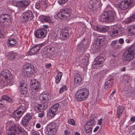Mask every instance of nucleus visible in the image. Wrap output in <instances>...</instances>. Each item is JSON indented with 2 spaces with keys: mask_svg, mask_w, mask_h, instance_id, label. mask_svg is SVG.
Listing matches in <instances>:
<instances>
[{
  "mask_svg": "<svg viewBox=\"0 0 135 135\" xmlns=\"http://www.w3.org/2000/svg\"><path fill=\"white\" fill-rule=\"evenodd\" d=\"M115 15L113 9L108 5L106 7L105 11L101 15L99 20L103 22H111L114 20Z\"/></svg>",
  "mask_w": 135,
  "mask_h": 135,
  "instance_id": "1",
  "label": "nucleus"
},
{
  "mask_svg": "<svg viewBox=\"0 0 135 135\" xmlns=\"http://www.w3.org/2000/svg\"><path fill=\"white\" fill-rule=\"evenodd\" d=\"M135 54V44H133L127 49L123 54L122 59L124 62H128L133 59Z\"/></svg>",
  "mask_w": 135,
  "mask_h": 135,
  "instance_id": "2",
  "label": "nucleus"
},
{
  "mask_svg": "<svg viewBox=\"0 0 135 135\" xmlns=\"http://www.w3.org/2000/svg\"><path fill=\"white\" fill-rule=\"evenodd\" d=\"M27 135V132L22 127L17 124L13 125L9 128L7 135Z\"/></svg>",
  "mask_w": 135,
  "mask_h": 135,
  "instance_id": "3",
  "label": "nucleus"
},
{
  "mask_svg": "<svg viewBox=\"0 0 135 135\" xmlns=\"http://www.w3.org/2000/svg\"><path fill=\"white\" fill-rule=\"evenodd\" d=\"M19 102L20 105L17 110L14 111L12 114V116L16 120L20 118L27 109L25 103V102L21 99H20Z\"/></svg>",
  "mask_w": 135,
  "mask_h": 135,
  "instance_id": "4",
  "label": "nucleus"
},
{
  "mask_svg": "<svg viewBox=\"0 0 135 135\" xmlns=\"http://www.w3.org/2000/svg\"><path fill=\"white\" fill-rule=\"evenodd\" d=\"M89 92L86 88H82L78 90L75 95L76 100L81 101L86 99L88 97Z\"/></svg>",
  "mask_w": 135,
  "mask_h": 135,
  "instance_id": "5",
  "label": "nucleus"
},
{
  "mask_svg": "<svg viewBox=\"0 0 135 135\" xmlns=\"http://www.w3.org/2000/svg\"><path fill=\"white\" fill-rule=\"evenodd\" d=\"M0 79H2L4 82H6L7 85H11L13 82L12 76L10 72L7 70H3L0 73Z\"/></svg>",
  "mask_w": 135,
  "mask_h": 135,
  "instance_id": "6",
  "label": "nucleus"
},
{
  "mask_svg": "<svg viewBox=\"0 0 135 135\" xmlns=\"http://www.w3.org/2000/svg\"><path fill=\"white\" fill-rule=\"evenodd\" d=\"M135 4V0H124L119 4L118 7L121 10H125Z\"/></svg>",
  "mask_w": 135,
  "mask_h": 135,
  "instance_id": "7",
  "label": "nucleus"
},
{
  "mask_svg": "<svg viewBox=\"0 0 135 135\" xmlns=\"http://www.w3.org/2000/svg\"><path fill=\"white\" fill-rule=\"evenodd\" d=\"M71 13V10L70 8H65L60 10L56 15L58 18L62 19L69 17Z\"/></svg>",
  "mask_w": 135,
  "mask_h": 135,
  "instance_id": "8",
  "label": "nucleus"
},
{
  "mask_svg": "<svg viewBox=\"0 0 135 135\" xmlns=\"http://www.w3.org/2000/svg\"><path fill=\"white\" fill-rule=\"evenodd\" d=\"M35 72L34 67L30 64H27L24 66L23 72L26 76H29Z\"/></svg>",
  "mask_w": 135,
  "mask_h": 135,
  "instance_id": "9",
  "label": "nucleus"
},
{
  "mask_svg": "<svg viewBox=\"0 0 135 135\" xmlns=\"http://www.w3.org/2000/svg\"><path fill=\"white\" fill-rule=\"evenodd\" d=\"M95 124V121L93 118L90 119L85 124L84 130L87 133L91 134L92 132V128Z\"/></svg>",
  "mask_w": 135,
  "mask_h": 135,
  "instance_id": "10",
  "label": "nucleus"
},
{
  "mask_svg": "<svg viewBox=\"0 0 135 135\" xmlns=\"http://www.w3.org/2000/svg\"><path fill=\"white\" fill-rule=\"evenodd\" d=\"M30 84V86L32 91L35 92L40 90L41 88L40 83L36 79H32L31 80Z\"/></svg>",
  "mask_w": 135,
  "mask_h": 135,
  "instance_id": "11",
  "label": "nucleus"
},
{
  "mask_svg": "<svg viewBox=\"0 0 135 135\" xmlns=\"http://www.w3.org/2000/svg\"><path fill=\"white\" fill-rule=\"evenodd\" d=\"M47 33V30L44 28H40L35 32V37L37 38H42L45 37Z\"/></svg>",
  "mask_w": 135,
  "mask_h": 135,
  "instance_id": "12",
  "label": "nucleus"
},
{
  "mask_svg": "<svg viewBox=\"0 0 135 135\" xmlns=\"http://www.w3.org/2000/svg\"><path fill=\"white\" fill-rule=\"evenodd\" d=\"M22 16L23 20L25 21H27L29 20H31L34 17L32 12L31 10H29L23 13Z\"/></svg>",
  "mask_w": 135,
  "mask_h": 135,
  "instance_id": "13",
  "label": "nucleus"
},
{
  "mask_svg": "<svg viewBox=\"0 0 135 135\" xmlns=\"http://www.w3.org/2000/svg\"><path fill=\"white\" fill-rule=\"evenodd\" d=\"M100 2L99 0H91L89 2L88 7L91 10L93 11L99 7Z\"/></svg>",
  "mask_w": 135,
  "mask_h": 135,
  "instance_id": "14",
  "label": "nucleus"
},
{
  "mask_svg": "<svg viewBox=\"0 0 135 135\" xmlns=\"http://www.w3.org/2000/svg\"><path fill=\"white\" fill-rule=\"evenodd\" d=\"M59 106V104L57 103L54 104L51 107L49 110V115L50 117H53L55 116Z\"/></svg>",
  "mask_w": 135,
  "mask_h": 135,
  "instance_id": "15",
  "label": "nucleus"
},
{
  "mask_svg": "<svg viewBox=\"0 0 135 135\" xmlns=\"http://www.w3.org/2000/svg\"><path fill=\"white\" fill-rule=\"evenodd\" d=\"M32 118L30 114H27L22 118L21 123L24 127H27L28 124L30 120Z\"/></svg>",
  "mask_w": 135,
  "mask_h": 135,
  "instance_id": "16",
  "label": "nucleus"
},
{
  "mask_svg": "<svg viewBox=\"0 0 135 135\" xmlns=\"http://www.w3.org/2000/svg\"><path fill=\"white\" fill-rule=\"evenodd\" d=\"M61 36L63 40H65L69 37V30L68 27H64L62 29L61 31Z\"/></svg>",
  "mask_w": 135,
  "mask_h": 135,
  "instance_id": "17",
  "label": "nucleus"
},
{
  "mask_svg": "<svg viewBox=\"0 0 135 135\" xmlns=\"http://www.w3.org/2000/svg\"><path fill=\"white\" fill-rule=\"evenodd\" d=\"M11 18L9 15L7 14H3L0 17V22H10Z\"/></svg>",
  "mask_w": 135,
  "mask_h": 135,
  "instance_id": "18",
  "label": "nucleus"
},
{
  "mask_svg": "<svg viewBox=\"0 0 135 135\" xmlns=\"http://www.w3.org/2000/svg\"><path fill=\"white\" fill-rule=\"evenodd\" d=\"M110 45L113 49L116 50L121 49L122 47V45L119 44L118 41L117 40L113 41Z\"/></svg>",
  "mask_w": 135,
  "mask_h": 135,
  "instance_id": "19",
  "label": "nucleus"
},
{
  "mask_svg": "<svg viewBox=\"0 0 135 135\" xmlns=\"http://www.w3.org/2000/svg\"><path fill=\"white\" fill-rule=\"evenodd\" d=\"M30 3V2L27 0L22 1L17 3V6L20 7L25 8L28 7Z\"/></svg>",
  "mask_w": 135,
  "mask_h": 135,
  "instance_id": "20",
  "label": "nucleus"
},
{
  "mask_svg": "<svg viewBox=\"0 0 135 135\" xmlns=\"http://www.w3.org/2000/svg\"><path fill=\"white\" fill-rule=\"evenodd\" d=\"M18 55L19 54L17 52L11 51L8 53L7 57L10 60H11L17 58Z\"/></svg>",
  "mask_w": 135,
  "mask_h": 135,
  "instance_id": "21",
  "label": "nucleus"
},
{
  "mask_svg": "<svg viewBox=\"0 0 135 135\" xmlns=\"http://www.w3.org/2000/svg\"><path fill=\"white\" fill-rule=\"evenodd\" d=\"M109 27L107 26L102 27H96V29L97 31L102 32H105L108 31L109 30Z\"/></svg>",
  "mask_w": 135,
  "mask_h": 135,
  "instance_id": "22",
  "label": "nucleus"
},
{
  "mask_svg": "<svg viewBox=\"0 0 135 135\" xmlns=\"http://www.w3.org/2000/svg\"><path fill=\"white\" fill-rule=\"evenodd\" d=\"M41 21L42 22H50L52 21V18L49 16H41L40 17Z\"/></svg>",
  "mask_w": 135,
  "mask_h": 135,
  "instance_id": "23",
  "label": "nucleus"
},
{
  "mask_svg": "<svg viewBox=\"0 0 135 135\" xmlns=\"http://www.w3.org/2000/svg\"><path fill=\"white\" fill-rule=\"evenodd\" d=\"M113 79H110L109 80H107L105 82L104 84V88L105 89H107L109 88H110L112 86L113 83Z\"/></svg>",
  "mask_w": 135,
  "mask_h": 135,
  "instance_id": "24",
  "label": "nucleus"
},
{
  "mask_svg": "<svg viewBox=\"0 0 135 135\" xmlns=\"http://www.w3.org/2000/svg\"><path fill=\"white\" fill-rule=\"evenodd\" d=\"M45 45V44L42 43L41 44H38L35 45L32 48L35 51L36 54L38 52L41 48Z\"/></svg>",
  "mask_w": 135,
  "mask_h": 135,
  "instance_id": "25",
  "label": "nucleus"
},
{
  "mask_svg": "<svg viewBox=\"0 0 135 135\" xmlns=\"http://www.w3.org/2000/svg\"><path fill=\"white\" fill-rule=\"evenodd\" d=\"M49 94H48L45 93H43L41 94L40 97V100H45L47 102H48L49 100Z\"/></svg>",
  "mask_w": 135,
  "mask_h": 135,
  "instance_id": "26",
  "label": "nucleus"
},
{
  "mask_svg": "<svg viewBox=\"0 0 135 135\" xmlns=\"http://www.w3.org/2000/svg\"><path fill=\"white\" fill-rule=\"evenodd\" d=\"M124 109V108L121 106H119L118 107L117 109V118H119L120 116L122 115V112Z\"/></svg>",
  "mask_w": 135,
  "mask_h": 135,
  "instance_id": "27",
  "label": "nucleus"
},
{
  "mask_svg": "<svg viewBox=\"0 0 135 135\" xmlns=\"http://www.w3.org/2000/svg\"><path fill=\"white\" fill-rule=\"evenodd\" d=\"M96 39L99 40V43L101 44L102 42H104L105 40V37L104 35H97Z\"/></svg>",
  "mask_w": 135,
  "mask_h": 135,
  "instance_id": "28",
  "label": "nucleus"
},
{
  "mask_svg": "<svg viewBox=\"0 0 135 135\" xmlns=\"http://www.w3.org/2000/svg\"><path fill=\"white\" fill-rule=\"evenodd\" d=\"M8 41L7 43L11 47L14 46L17 43V42L13 38L8 39Z\"/></svg>",
  "mask_w": 135,
  "mask_h": 135,
  "instance_id": "29",
  "label": "nucleus"
},
{
  "mask_svg": "<svg viewBox=\"0 0 135 135\" xmlns=\"http://www.w3.org/2000/svg\"><path fill=\"white\" fill-rule=\"evenodd\" d=\"M74 79L75 83L76 84L80 83L82 80V78L79 74H77L74 76Z\"/></svg>",
  "mask_w": 135,
  "mask_h": 135,
  "instance_id": "30",
  "label": "nucleus"
},
{
  "mask_svg": "<svg viewBox=\"0 0 135 135\" xmlns=\"http://www.w3.org/2000/svg\"><path fill=\"white\" fill-rule=\"evenodd\" d=\"M111 57V59L110 61V64L112 65H114L113 64H115L117 63V57L114 55H112Z\"/></svg>",
  "mask_w": 135,
  "mask_h": 135,
  "instance_id": "31",
  "label": "nucleus"
},
{
  "mask_svg": "<svg viewBox=\"0 0 135 135\" xmlns=\"http://www.w3.org/2000/svg\"><path fill=\"white\" fill-rule=\"evenodd\" d=\"M62 75V74L61 72H59L57 74L55 78L56 83L58 84L60 82Z\"/></svg>",
  "mask_w": 135,
  "mask_h": 135,
  "instance_id": "32",
  "label": "nucleus"
},
{
  "mask_svg": "<svg viewBox=\"0 0 135 135\" xmlns=\"http://www.w3.org/2000/svg\"><path fill=\"white\" fill-rule=\"evenodd\" d=\"M41 107V104L36 103L34 106V110L36 112H38L41 109H42Z\"/></svg>",
  "mask_w": 135,
  "mask_h": 135,
  "instance_id": "33",
  "label": "nucleus"
},
{
  "mask_svg": "<svg viewBox=\"0 0 135 135\" xmlns=\"http://www.w3.org/2000/svg\"><path fill=\"white\" fill-rule=\"evenodd\" d=\"M57 126V124L52 122L49 124L47 127V128L53 129L54 130H56V127Z\"/></svg>",
  "mask_w": 135,
  "mask_h": 135,
  "instance_id": "34",
  "label": "nucleus"
},
{
  "mask_svg": "<svg viewBox=\"0 0 135 135\" xmlns=\"http://www.w3.org/2000/svg\"><path fill=\"white\" fill-rule=\"evenodd\" d=\"M102 65L101 64L97 61H94L93 62L92 65L93 68L95 69H97L100 66H102Z\"/></svg>",
  "mask_w": 135,
  "mask_h": 135,
  "instance_id": "35",
  "label": "nucleus"
},
{
  "mask_svg": "<svg viewBox=\"0 0 135 135\" xmlns=\"http://www.w3.org/2000/svg\"><path fill=\"white\" fill-rule=\"evenodd\" d=\"M2 98L3 100H5L11 103L13 101L12 99L11 98L7 95L2 96Z\"/></svg>",
  "mask_w": 135,
  "mask_h": 135,
  "instance_id": "36",
  "label": "nucleus"
},
{
  "mask_svg": "<svg viewBox=\"0 0 135 135\" xmlns=\"http://www.w3.org/2000/svg\"><path fill=\"white\" fill-rule=\"evenodd\" d=\"M112 31L116 35H117L119 32H120L121 31V29L118 27H113Z\"/></svg>",
  "mask_w": 135,
  "mask_h": 135,
  "instance_id": "37",
  "label": "nucleus"
},
{
  "mask_svg": "<svg viewBox=\"0 0 135 135\" xmlns=\"http://www.w3.org/2000/svg\"><path fill=\"white\" fill-rule=\"evenodd\" d=\"M47 131L48 132V135H54L55 134L56 130H54L53 129H51L47 128Z\"/></svg>",
  "mask_w": 135,
  "mask_h": 135,
  "instance_id": "38",
  "label": "nucleus"
},
{
  "mask_svg": "<svg viewBox=\"0 0 135 135\" xmlns=\"http://www.w3.org/2000/svg\"><path fill=\"white\" fill-rule=\"evenodd\" d=\"M57 37V32H52L50 38L53 40H55Z\"/></svg>",
  "mask_w": 135,
  "mask_h": 135,
  "instance_id": "39",
  "label": "nucleus"
},
{
  "mask_svg": "<svg viewBox=\"0 0 135 135\" xmlns=\"http://www.w3.org/2000/svg\"><path fill=\"white\" fill-rule=\"evenodd\" d=\"M95 60V61H97L99 63L102 64V63L104 61V59L102 58V57H98L96 58Z\"/></svg>",
  "mask_w": 135,
  "mask_h": 135,
  "instance_id": "40",
  "label": "nucleus"
},
{
  "mask_svg": "<svg viewBox=\"0 0 135 135\" xmlns=\"http://www.w3.org/2000/svg\"><path fill=\"white\" fill-rule=\"evenodd\" d=\"M27 89L26 88V86L21 89L20 91L21 94H27Z\"/></svg>",
  "mask_w": 135,
  "mask_h": 135,
  "instance_id": "41",
  "label": "nucleus"
},
{
  "mask_svg": "<svg viewBox=\"0 0 135 135\" xmlns=\"http://www.w3.org/2000/svg\"><path fill=\"white\" fill-rule=\"evenodd\" d=\"M129 133L132 134H135V126H134L131 128L129 131Z\"/></svg>",
  "mask_w": 135,
  "mask_h": 135,
  "instance_id": "42",
  "label": "nucleus"
},
{
  "mask_svg": "<svg viewBox=\"0 0 135 135\" xmlns=\"http://www.w3.org/2000/svg\"><path fill=\"white\" fill-rule=\"evenodd\" d=\"M41 105L42 109H45L47 107V102H46L45 103H44L41 104Z\"/></svg>",
  "mask_w": 135,
  "mask_h": 135,
  "instance_id": "43",
  "label": "nucleus"
},
{
  "mask_svg": "<svg viewBox=\"0 0 135 135\" xmlns=\"http://www.w3.org/2000/svg\"><path fill=\"white\" fill-rule=\"evenodd\" d=\"M67 89V87L66 86H63L60 89L59 93H62L63 91L66 90Z\"/></svg>",
  "mask_w": 135,
  "mask_h": 135,
  "instance_id": "44",
  "label": "nucleus"
},
{
  "mask_svg": "<svg viewBox=\"0 0 135 135\" xmlns=\"http://www.w3.org/2000/svg\"><path fill=\"white\" fill-rule=\"evenodd\" d=\"M68 122L69 123L72 125H75V122L73 119H68Z\"/></svg>",
  "mask_w": 135,
  "mask_h": 135,
  "instance_id": "45",
  "label": "nucleus"
},
{
  "mask_svg": "<svg viewBox=\"0 0 135 135\" xmlns=\"http://www.w3.org/2000/svg\"><path fill=\"white\" fill-rule=\"evenodd\" d=\"M68 0H57V2L60 4H62L67 2Z\"/></svg>",
  "mask_w": 135,
  "mask_h": 135,
  "instance_id": "46",
  "label": "nucleus"
},
{
  "mask_svg": "<svg viewBox=\"0 0 135 135\" xmlns=\"http://www.w3.org/2000/svg\"><path fill=\"white\" fill-rule=\"evenodd\" d=\"M129 22H131L135 20V12L134 14H133L132 17H131L129 19Z\"/></svg>",
  "mask_w": 135,
  "mask_h": 135,
  "instance_id": "47",
  "label": "nucleus"
},
{
  "mask_svg": "<svg viewBox=\"0 0 135 135\" xmlns=\"http://www.w3.org/2000/svg\"><path fill=\"white\" fill-rule=\"evenodd\" d=\"M65 135H72V133L69 129L65 130L64 131Z\"/></svg>",
  "mask_w": 135,
  "mask_h": 135,
  "instance_id": "48",
  "label": "nucleus"
},
{
  "mask_svg": "<svg viewBox=\"0 0 135 135\" xmlns=\"http://www.w3.org/2000/svg\"><path fill=\"white\" fill-rule=\"evenodd\" d=\"M36 54L34 50L32 48L29 51V54L30 55H33Z\"/></svg>",
  "mask_w": 135,
  "mask_h": 135,
  "instance_id": "49",
  "label": "nucleus"
},
{
  "mask_svg": "<svg viewBox=\"0 0 135 135\" xmlns=\"http://www.w3.org/2000/svg\"><path fill=\"white\" fill-rule=\"evenodd\" d=\"M36 54L34 50L32 48L29 51V54L30 55H33Z\"/></svg>",
  "mask_w": 135,
  "mask_h": 135,
  "instance_id": "50",
  "label": "nucleus"
},
{
  "mask_svg": "<svg viewBox=\"0 0 135 135\" xmlns=\"http://www.w3.org/2000/svg\"><path fill=\"white\" fill-rule=\"evenodd\" d=\"M129 30L135 34V26H132Z\"/></svg>",
  "mask_w": 135,
  "mask_h": 135,
  "instance_id": "51",
  "label": "nucleus"
},
{
  "mask_svg": "<svg viewBox=\"0 0 135 135\" xmlns=\"http://www.w3.org/2000/svg\"><path fill=\"white\" fill-rule=\"evenodd\" d=\"M109 34L110 36H112V37H114L116 35L112 30L109 32Z\"/></svg>",
  "mask_w": 135,
  "mask_h": 135,
  "instance_id": "52",
  "label": "nucleus"
},
{
  "mask_svg": "<svg viewBox=\"0 0 135 135\" xmlns=\"http://www.w3.org/2000/svg\"><path fill=\"white\" fill-rule=\"evenodd\" d=\"M41 7L39 2L36 3L35 4V7L37 9H39Z\"/></svg>",
  "mask_w": 135,
  "mask_h": 135,
  "instance_id": "53",
  "label": "nucleus"
},
{
  "mask_svg": "<svg viewBox=\"0 0 135 135\" xmlns=\"http://www.w3.org/2000/svg\"><path fill=\"white\" fill-rule=\"evenodd\" d=\"M124 40L122 38L119 39L118 41L119 44H120L121 45L123 44L124 43Z\"/></svg>",
  "mask_w": 135,
  "mask_h": 135,
  "instance_id": "54",
  "label": "nucleus"
},
{
  "mask_svg": "<svg viewBox=\"0 0 135 135\" xmlns=\"http://www.w3.org/2000/svg\"><path fill=\"white\" fill-rule=\"evenodd\" d=\"M20 86L21 87H24L26 86V85L25 84L23 81H22L20 82Z\"/></svg>",
  "mask_w": 135,
  "mask_h": 135,
  "instance_id": "55",
  "label": "nucleus"
},
{
  "mask_svg": "<svg viewBox=\"0 0 135 135\" xmlns=\"http://www.w3.org/2000/svg\"><path fill=\"white\" fill-rule=\"evenodd\" d=\"M125 79H124L123 80V81H124V83H129V81L130 79H128V78H125Z\"/></svg>",
  "mask_w": 135,
  "mask_h": 135,
  "instance_id": "56",
  "label": "nucleus"
},
{
  "mask_svg": "<svg viewBox=\"0 0 135 135\" xmlns=\"http://www.w3.org/2000/svg\"><path fill=\"white\" fill-rule=\"evenodd\" d=\"M131 66L133 68H135V60L131 62Z\"/></svg>",
  "mask_w": 135,
  "mask_h": 135,
  "instance_id": "57",
  "label": "nucleus"
},
{
  "mask_svg": "<svg viewBox=\"0 0 135 135\" xmlns=\"http://www.w3.org/2000/svg\"><path fill=\"white\" fill-rule=\"evenodd\" d=\"M39 2L40 4V5H41V7L42 5H45L46 4V2L44 1H39Z\"/></svg>",
  "mask_w": 135,
  "mask_h": 135,
  "instance_id": "58",
  "label": "nucleus"
},
{
  "mask_svg": "<svg viewBox=\"0 0 135 135\" xmlns=\"http://www.w3.org/2000/svg\"><path fill=\"white\" fill-rule=\"evenodd\" d=\"M45 67L48 69L50 68L51 66V65L50 63L48 64H46L45 65Z\"/></svg>",
  "mask_w": 135,
  "mask_h": 135,
  "instance_id": "59",
  "label": "nucleus"
},
{
  "mask_svg": "<svg viewBox=\"0 0 135 135\" xmlns=\"http://www.w3.org/2000/svg\"><path fill=\"white\" fill-rule=\"evenodd\" d=\"M44 113L43 112H42L40 113L39 114L38 117L40 118H42L44 115Z\"/></svg>",
  "mask_w": 135,
  "mask_h": 135,
  "instance_id": "60",
  "label": "nucleus"
},
{
  "mask_svg": "<svg viewBox=\"0 0 135 135\" xmlns=\"http://www.w3.org/2000/svg\"><path fill=\"white\" fill-rule=\"evenodd\" d=\"M102 120L103 119L102 118H100V119L98 120V124L100 125H101Z\"/></svg>",
  "mask_w": 135,
  "mask_h": 135,
  "instance_id": "61",
  "label": "nucleus"
},
{
  "mask_svg": "<svg viewBox=\"0 0 135 135\" xmlns=\"http://www.w3.org/2000/svg\"><path fill=\"white\" fill-rule=\"evenodd\" d=\"M5 104H4V103L2 102L1 101H0V107H3L5 106Z\"/></svg>",
  "mask_w": 135,
  "mask_h": 135,
  "instance_id": "62",
  "label": "nucleus"
},
{
  "mask_svg": "<svg viewBox=\"0 0 135 135\" xmlns=\"http://www.w3.org/2000/svg\"><path fill=\"white\" fill-rule=\"evenodd\" d=\"M32 135H39V133L37 131H35L32 133Z\"/></svg>",
  "mask_w": 135,
  "mask_h": 135,
  "instance_id": "63",
  "label": "nucleus"
},
{
  "mask_svg": "<svg viewBox=\"0 0 135 135\" xmlns=\"http://www.w3.org/2000/svg\"><path fill=\"white\" fill-rule=\"evenodd\" d=\"M5 37V36L0 31V38H4Z\"/></svg>",
  "mask_w": 135,
  "mask_h": 135,
  "instance_id": "64",
  "label": "nucleus"
}]
</instances>
